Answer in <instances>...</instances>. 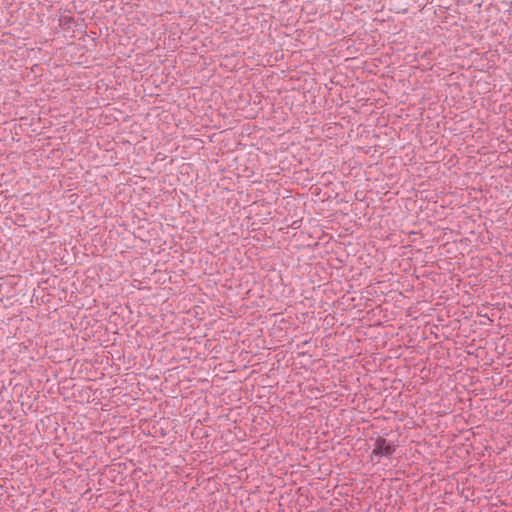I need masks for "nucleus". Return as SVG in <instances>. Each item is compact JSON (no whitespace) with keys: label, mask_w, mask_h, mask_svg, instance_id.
<instances>
[{"label":"nucleus","mask_w":512,"mask_h":512,"mask_svg":"<svg viewBox=\"0 0 512 512\" xmlns=\"http://www.w3.org/2000/svg\"><path fill=\"white\" fill-rule=\"evenodd\" d=\"M395 452V446L383 437H378L371 452V460L380 461L381 457L389 458Z\"/></svg>","instance_id":"1"}]
</instances>
